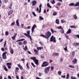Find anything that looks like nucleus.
<instances>
[{
    "label": "nucleus",
    "instance_id": "obj_37",
    "mask_svg": "<svg viewBox=\"0 0 79 79\" xmlns=\"http://www.w3.org/2000/svg\"><path fill=\"white\" fill-rule=\"evenodd\" d=\"M15 24V22H14L11 23L10 26H14Z\"/></svg>",
    "mask_w": 79,
    "mask_h": 79
},
{
    "label": "nucleus",
    "instance_id": "obj_36",
    "mask_svg": "<svg viewBox=\"0 0 79 79\" xmlns=\"http://www.w3.org/2000/svg\"><path fill=\"white\" fill-rule=\"evenodd\" d=\"M51 71H53V69H54V67L53 66H52L51 67Z\"/></svg>",
    "mask_w": 79,
    "mask_h": 79
},
{
    "label": "nucleus",
    "instance_id": "obj_56",
    "mask_svg": "<svg viewBox=\"0 0 79 79\" xmlns=\"http://www.w3.org/2000/svg\"><path fill=\"white\" fill-rule=\"evenodd\" d=\"M58 74H59V75H60L61 74V72H60V71L58 72Z\"/></svg>",
    "mask_w": 79,
    "mask_h": 79
},
{
    "label": "nucleus",
    "instance_id": "obj_15",
    "mask_svg": "<svg viewBox=\"0 0 79 79\" xmlns=\"http://www.w3.org/2000/svg\"><path fill=\"white\" fill-rule=\"evenodd\" d=\"M18 67H19V68L20 69H21V70H23V67H22V66H21L20 64H18Z\"/></svg>",
    "mask_w": 79,
    "mask_h": 79
},
{
    "label": "nucleus",
    "instance_id": "obj_10",
    "mask_svg": "<svg viewBox=\"0 0 79 79\" xmlns=\"http://www.w3.org/2000/svg\"><path fill=\"white\" fill-rule=\"evenodd\" d=\"M16 35H17V33H15V34L13 36L11 37L12 40H15V38L16 37Z\"/></svg>",
    "mask_w": 79,
    "mask_h": 79
},
{
    "label": "nucleus",
    "instance_id": "obj_11",
    "mask_svg": "<svg viewBox=\"0 0 79 79\" xmlns=\"http://www.w3.org/2000/svg\"><path fill=\"white\" fill-rule=\"evenodd\" d=\"M70 33H71V29H68V31L66 32V34H70Z\"/></svg>",
    "mask_w": 79,
    "mask_h": 79
},
{
    "label": "nucleus",
    "instance_id": "obj_53",
    "mask_svg": "<svg viewBox=\"0 0 79 79\" xmlns=\"http://www.w3.org/2000/svg\"><path fill=\"white\" fill-rule=\"evenodd\" d=\"M34 52H35L36 53H38V51H37V50H35V49L34 50Z\"/></svg>",
    "mask_w": 79,
    "mask_h": 79
},
{
    "label": "nucleus",
    "instance_id": "obj_3",
    "mask_svg": "<svg viewBox=\"0 0 79 79\" xmlns=\"http://www.w3.org/2000/svg\"><path fill=\"white\" fill-rule=\"evenodd\" d=\"M27 33H23V34L27 37H29V38H30V40H32V38H31V36L30 35V31H27Z\"/></svg>",
    "mask_w": 79,
    "mask_h": 79
},
{
    "label": "nucleus",
    "instance_id": "obj_39",
    "mask_svg": "<svg viewBox=\"0 0 79 79\" xmlns=\"http://www.w3.org/2000/svg\"><path fill=\"white\" fill-rule=\"evenodd\" d=\"M23 44L25 45H27V42H26V41H24L23 42Z\"/></svg>",
    "mask_w": 79,
    "mask_h": 79
},
{
    "label": "nucleus",
    "instance_id": "obj_49",
    "mask_svg": "<svg viewBox=\"0 0 79 79\" xmlns=\"http://www.w3.org/2000/svg\"><path fill=\"white\" fill-rule=\"evenodd\" d=\"M61 77H62V78H65V77H66V75H61Z\"/></svg>",
    "mask_w": 79,
    "mask_h": 79
},
{
    "label": "nucleus",
    "instance_id": "obj_46",
    "mask_svg": "<svg viewBox=\"0 0 79 79\" xmlns=\"http://www.w3.org/2000/svg\"><path fill=\"white\" fill-rule=\"evenodd\" d=\"M74 53H75V52L74 51H73L72 52V56L73 57H74Z\"/></svg>",
    "mask_w": 79,
    "mask_h": 79
},
{
    "label": "nucleus",
    "instance_id": "obj_32",
    "mask_svg": "<svg viewBox=\"0 0 79 79\" xmlns=\"http://www.w3.org/2000/svg\"><path fill=\"white\" fill-rule=\"evenodd\" d=\"M71 28H76V27L74 25L71 26H70Z\"/></svg>",
    "mask_w": 79,
    "mask_h": 79
},
{
    "label": "nucleus",
    "instance_id": "obj_62",
    "mask_svg": "<svg viewBox=\"0 0 79 79\" xmlns=\"http://www.w3.org/2000/svg\"><path fill=\"white\" fill-rule=\"evenodd\" d=\"M31 28V26H29L27 27V29H30Z\"/></svg>",
    "mask_w": 79,
    "mask_h": 79
},
{
    "label": "nucleus",
    "instance_id": "obj_55",
    "mask_svg": "<svg viewBox=\"0 0 79 79\" xmlns=\"http://www.w3.org/2000/svg\"><path fill=\"white\" fill-rule=\"evenodd\" d=\"M61 22L62 23H65V21L62 20H61Z\"/></svg>",
    "mask_w": 79,
    "mask_h": 79
},
{
    "label": "nucleus",
    "instance_id": "obj_57",
    "mask_svg": "<svg viewBox=\"0 0 79 79\" xmlns=\"http://www.w3.org/2000/svg\"><path fill=\"white\" fill-rule=\"evenodd\" d=\"M8 77V79H12V78H11V77L10 76H9Z\"/></svg>",
    "mask_w": 79,
    "mask_h": 79
},
{
    "label": "nucleus",
    "instance_id": "obj_22",
    "mask_svg": "<svg viewBox=\"0 0 79 79\" xmlns=\"http://www.w3.org/2000/svg\"><path fill=\"white\" fill-rule=\"evenodd\" d=\"M39 19H40V20L41 21L44 20V18L42 17L41 16H39Z\"/></svg>",
    "mask_w": 79,
    "mask_h": 79
},
{
    "label": "nucleus",
    "instance_id": "obj_25",
    "mask_svg": "<svg viewBox=\"0 0 79 79\" xmlns=\"http://www.w3.org/2000/svg\"><path fill=\"white\" fill-rule=\"evenodd\" d=\"M75 6H79V2H77L75 5Z\"/></svg>",
    "mask_w": 79,
    "mask_h": 79
},
{
    "label": "nucleus",
    "instance_id": "obj_43",
    "mask_svg": "<svg viewBox=\"0 0 79 79\" xmlns=\"http://www.w3.org/2000/svg\"><path fill=\"white\" fill-rule=\"evenodd\" d=\"M29 65V63H27L26 64V66L27 67V68H28V69L29 68V67L28 66Z\"/></svg>",
    "mask_w": 79,
    "mask_h": 79
},
{
    "label": "nucleus",
    "instance_id": "obj_14",
    "mask_svg": "<svg viewBox=\"0 0 79 79\" xmlns=\"http://www.w3.org/2000/svg\"><path fill=\"white\" fill-rule=\"evenodd\" d=\"M3 67V68L4 69V70L5 71H8V69L6 68V66L5 65H3L2 66Z\"/></svg>",
    "mask_w": 79,
    "mask_h": 79
},
{
    "label": "nucleus",
    "instance_id": "obj_35",
    "mask_svg": "<svg viewBox=\"0 0 79 79\" xmlns=\"http://www.w3.org/2000/svg\"><path fill=\"white\" fill-rule=\"evenodd\" d=\"M71 79H76L77 78H76V77L72 76L71 77Z\"/></svg>",
    "mask_w": 79,
    "mask_h": 79
},
{
    "label": "nucleus",
    "instance_id": "obj_20",
    "mask_svg": "<svg viewBox=\"0 0 79 79\" xmlns=\"http://www.w3.org/2000/svg\"><path fill=\"white\" fill-rule=\"evenodd\" d=\"M69 73H68L67 75H66V79H69Z\"/></svg>",
    "mask_w": 79,
    "mask_h": 79
},
{
    "label": "nucleus",
    "instance_id": "obj_17",
    "mask_svg": "<svg viewBox=\"0 0 79 79\" xmlns=\"http://www.w3.org/2000/svg\"><path fill=\"white\" fill-rule=\"evenodd\" d=\"M60 32L61 34H64V30L63 28L60 30Z\"/></svg>",
    "mask_w": 79,
    "mask_h": 79
},
{
    "label": "nucleus",
    "instance_id": "obj_47",
    "mask_svg": "<svg viewBox=\"0 0 79 79\" xmlns=\"http://www.w3.org/2000/svg\"><path fill=\"white\" fill-rule=\"evenodd\" d=\"M3 2H4V3H7V2H8V0H3Z\"/></svg>",
    "mask_w": 79,
    "mask_h": 79
},
{
    "label": "nucleus",
    "instance_id": "obj_1",
    "mask_svg": "<svg viewBox=\"0 0 79 79\" xmlns=\"http://www.w3.org/2000/svg\"><path fill=\"white\" fill-rule=\"evenodd\" d=\"M51 34H52V33L48 31L45 34V35H40V36H41V37H43L44 38H45L46 39H47L48 40L49 37L51 36Z\"/></svg>",
    "mask_w": 79,
    "mask_h": 79
},
{
    "label": "nucleus",
    "instance_id": "obj_54",
    "mask_svg": "<svg viewBox=\"0 0 79 79\" xmlns=\"http://www.w3.org/2000/svg\"><path fill=\"white\" fill-rule=\"evenodd\" d=\"M64 50L65 51H66L67 50V46L65 47V48H64Z\"/></svg>",
    "mask_w": 79,
    "mask_h": 79
},
{
    "label": "nucleus",
    "instance_id": "obj_27",
    "mask_svg": "<svg viewBox=\"0 0 79 79\" xmlns=\"http://www.w3.org/2000/svg\"><path fill=\"white\" fill-rule=\"evenodd\" d=\"M73 45H74V46H76V47H77V46H78V43H74L73 44Z\"/></svg>",
    "mask_w": 79,
    "mask_h": 79
},
{
    "label": "nucleus",
    "instance_id": "obj_7",
    "mask_svg": "<svg viewBox=\"0 0 79 79\" xmlns=\"http://www.w3.org/2000/svg\"><path fill=\"white\" fill-rule=\"evenodd\" d=\"M50 66H48V67H46L45 69V72L46 74L48 73V72L49 71V69H50Z\"/></svg>",
    "mask_w": 79,
    "mask_h": 79
},
{
    "label": "nucleus",
    "instance_id": "obj_12",
    "mask_svg": "<svg viewBox=\"0 0 79 79\" xmlns=\"http://www.w3.org/2000/svg\"><path fill=\"white\" fill-rule=\"evenodd\" d=\"M36 3H37V1H33L32 2V5L33 6H35Z\"/></svg>",
    "mask_w": 79,
    "mask_h": 79
},
{
    "label": "nucleus",
    "instance_id": "obj_60",
    "mask_svg": "<svg viewBox=\"0 0 79 79\" xmlns=\"http://www.w3.org/2000/svg\"><path fill=\"white\" fill-rule=\"evenodd\" d=\"M16 78L17 79H19V76L18 75L16 76Z\"/></svg>",
    "mask_w": 79,
    "mask_h": 79
},
{
    "label": "nucleus",
    "instance_id": "obj_44",
    "mask_svg": "<svg viewBox=\"0 0 79 79\" xmlns=\"http://www.w3.org/2000/svg\"><path fill=\"white\" fill-rule=\"evenodd\" d=\"M31 65H32V66H33L34 67V68H35V65H34V63H33L31 62Z\"/></svg>",
    "mask_w": 79,
    "mask_h": 79
},
{
    "label": "nucleus",
    "instance_id": "obj_59",
    "mask_svg": "<svg viewBox=\"0 0 79 79\" xmlns=\"http://www.w3.org/2000/svg\"><path fill=\"white\" fill-rule=\"evenodd\" d=\"M7 67H8V69H10V68H11L10 65L7 66Z\"/></svg>",
    "mask_w": 79,
    "mask_h": 79
},
{
    "label": "nucleus",
    "instance_id": "obj_63",
    "mask_svg": "<svg viewBox=\"0 0 79 79\" xmlns=\"http://www.w3.org/2000/svg\"><path fill=\"white\" fill-rule=\"evenodd\" d=\"M52 55L53 56H56V53H53L52 54Z\"/></svg>",
    "mask_w": 79,
    "mask_h": 79
},
{
    "label": "nucleus",
    "instance_id": "obj_26",
    "mask_svg": "<svg viewBox=\"0 0 79 79\" xmlns=\"http://www.w3.org/2000/svg\"><path fill=\"white\" fill-rule=\"evenodd\" d=\"M69 5V6H73V5H74V3H71Z\"/></svg>",
    "mask_w": 79,
    "mask_h": 79
},
{
    "label": "nucleus",
    "instance_id": "obj_29",
    "mask_svg": "<svg viewBox=\"0 0 79 79\" xmlns=\"http://www.w3.org/2000/svg\"><path fill=\"white\" fill-rule=\"evenodd\" d=\"M18 44L19 45H23V43H22L21 41H19L18 43Z\"/></svg>",
    "mask_w": 79,
    "mask_h": 79
},
{
    "label": "nucleus",
    "instance_id": "obj_16",
    "mask_svg": "<svg viewBox=\"0 0 79 79\" xmlns=\"http://www.w3.org/2000/svg\"><path fill=\"white\" fill-rule=\"evenodd\" d=\"M23 49L25 51H27V50H28V49H27V46H26L25 47L23 48Z\"/></svg>",
    "mask_w": 79,
    "mask_h": 79
},
{
    "label": "nucleus",
    "instance_id": "obj_45",
    "mask_svg": "<svg viewBox=\"0 0 79 79\" xmlns=\"http://www.w3.org/2000/svg\"><path fill=\"white\" fill-rule=\"evenodd\" d=\"M65 37L67 39H69V37L68 36V35H65Z\"/></svg>",
    "mask_w": 79,
    "mask_h": 79
},
{
    "label": "nucleus",
    "instance_id": "obj_51",
    "mask_svg": "<svg viewBox=\"0 0 79 79\" xmlns=\"http://www.w3.org/2000/svg\"><path fill=\"white\" fill-rule=\"evenodd\" d=\"M61 4V3H58L57 4H56V5H58L59 6H60Z\"/></svg>",
    "mask_w": 79,
    "mask_h": 79
},
{
    "label": "nucleus",
    "instance_id": "obj_2",
    "mask_svg": "<svg viewBox=\"0 0 79 79\" xmlns=\"http://www.w3.org/2000/svg\"><path fill=\"white\" fill-rule=\"evenodd\" d=\"M36 58H37L35 57H32L30 58V59L32 60L36 64H39V61L38 60L36 59Z\"/></svg>",
    "mask_w": 79,
    "mask_h": 79
},
{
    "label": "nucleus",
    "instance_id": "obj_40",
    "mask_svg": "<svg viewBox=\"0 0 79 79\" xmlns=\"http://www.w3.org/2000/svg\"><path fill=\"white\" fill-rule=\"evenodd\" d=\"M57 29H62V27L61 26H60V27H57Z\"/></svg>",
    "mask_w": 79,
    "mask_h": 79
},
{
    "label": "nucleus",
    "instance_id": "obj_19",
    "mask_svg": "<svg viewBox=\"0 0 79 79\" xmlns=\"http://www.w3.org/2000/svg\"><path fill=\"white\" fill-rule=\"evenodd\" d=\"M16 24L17 26H19V21L18 20H17L16 21Z\"/></svg>",
    "mask_w": 79,
    "mask_h": 79
},
{
    "label": "nucleus",
    "instance_id": "obj_24",
    "mask_svg": "<svg viewBox=\"0 0 79 79\" xmlns=\"http://www.w3.org/2000/svg\"><path fill=\"white\" fill-rule=\"evenodd\" d=\"M25 39H22L21 40H19L16 41V42H19V41H23V40H24Z\"/></svg>",
    "mask_w": 79,
    "mask_h": 79
},
{
    "label": "nucleus",
    "instance_id": "obj_50",
    "mask_svg": "<svg viewBox=\"0 0 79 79\" xmlns=\"http://www.w3.org/2000/svg\"><path fill=\"white\" fill-rule=\"evenodd\" d=\"M55 3V0H53L52 1V2L51 3L52 4H54V3Z\"/></svg>",
    "mask_w": 79,
    "mask_h": 79
},
{
    "label": "nucleus",
    "instance_id": "obj_58",
    "mask_svg": "<svg viewBox=\"0 0 79 79\" xmlns=\"http://www.w3.org/2000/svg\"><path fill=\"white\" fill-rule=\"evenodd\" d=\"M53 61V60H49V63H51Z\"/></svg>",
    "mask_w": 79,
    "mask_h": 79
},
{
    "label": "nucleus",
    "instance_id": "obj_9",
    "mask_svg": "<svg viewBox=\"0 0 79 79\" xmlns=\"http://www.w3.org/2000/svg\"><path fill=\"white\" fill-rule=\"evenodd\" d=\"M35 27H37V26H36V25L34 24L31 28V32L32 33L34 32V29Z\"/></svg>",
    "mask_w": 79,
    "mask_h": 79
},
{
    "label": "nucleus",
    "instance_id": "obj_42",
    "mask_svg": "<svg viewBox=\"0 0 79 79\" xmlns=\"http://www.w3.org/2000/svg\"><path fill=\"white\" fill-rule=\"evenodd\" d=\"M41 58H44V55H41Z\"/></svg>",
    "mask_w": 79,
    "mask_h": 79
},
{
    "label": "nucleus",
    "instance_id": "obj_30",
    "mask_svg": "<svg viewBox=\"0 0 79 79\" xmlns=\"http://www.w3.org/2000/svg\"><path fill=\"white\" fill-rule=\"evenodd\" d=\"M56 15H57V12H54V13L52 15L53 16H56Z\"/></svg>",
    "mask_w": 79,
    "mask_h": 79
},
{
    "label": "nucleus",
    "instance_id": "obj_33",
    "mask_svg": "<svg viewBox=\"0 0 79 79\" xmlns=\"http://www.w3.org/2000/svg\"><path fill=\"white\" fill-rule=\"evenodd\" d=\"M6 65H7V66H11V63H6Z\"/></svg>",
    "mask_w": 79,
    "mask_h": 79
},
{
    "label": "nucleus",
    "instance_id": "obj_64",
    "mask_svg": "<svg viewBox=\"0 0 79 79\" xmlns=\"http://www.w3.org/2000/svg\"><path fill=\"white\" fill-rule=\"evenodd\" d=\"M3 40V39H1L0 40V42H2Z\"/></svg>",
    "mask_w": 79,
    "mask_h": 79
},
{
    "label": "nucleus",
    "instance_id": "obj_31",
    "mask_svg": "<svg viewBox=\"0 0 79 79\" xmlns=\"http://www.w3.org/2000/svg\"><path fill=\"white\" fill-rule=\"evenodd\" d=\"M10 53L11 54H13V53H14V51H13V50L12 49H11V50Z\"/></svg>",
    "mask_w": 79,
    "mask_h": 79
},
{
    "label": "nucleus",
    "instance_id": "obj_48",
    "mask_svg": "<svg viewBox=\"0 0 79 79\" xmlns=\"http://www.w3.org/2000/svg\"><path fill=\"white\" fill-rule=\"evenodd\" d=\"M51 31L52 33H54V31H53V29L51 28Z\"/></svg>",
    "mask_w": 79,
    "mask_h": 79
},
{
    "label": "nucleus",
    "instance_id": "obj_18",
    "mask_svg": "<svg viewBox=\"0 0 79 79\" xmlns=\"http://www.w3.org/2000/svg\"><path fill=\"white\" fill-rule=\"evenodd\" d=\"M56 23L57 24H59V21L58 19H56Z\"/></svg>",
    "mask_w": 79,
    "mask_h": 79
},
{
    "label": "nucleus",
    "instance_id": "obj_23",
    "mask_svg": "<svg viewBox=\"0 0 79 79\" xmlns=\"http://www.w3.org/2000/svg\"><path fill=\"white\" fill-rule=\"evenodd\" d=\"M44 48L43 47H38L37 48V49L38 50H42Z\"/></svg>",
    "mask_w": 79,
    "mask_h": 79
},
{
    "label": "nucleus",
    "instance_id": "obj_6",
    "mask_svg": "<svg viewBox=\"0 0 79 79\" xmlns=\"http://www.w3.org/2000/svg\"><path fill=\"white\" fill-rule=\"evenodd\" d=\"M7 53L8 52H5L3 53L2 56L3 59L5 60V59L6 58V55Z\"/></svg>",
    "mask_w": 79,
    "mask_h": 79
},
{
    "label": "nucleus",
    "instance_id": "obj_21",
    "mask_svg": "<svg viewBox=\"0 0 79 79\" xmlns=\"http://www.w3.org/2000/svg\"><path fill=\"white\" fill-rule=\"evenodd\" d=\"M47 6L49 8H52V6L50 5V4H49V3L48 2V3L47 4Z\"/></svg>",
    "mask_w": 79,
    "mask_h": 79
},
{
    "label": "nucleus",
    "instance_id": "obj_52",
    "mask_svg": "<svg viewBox=\"0 0 79 79\" xmlns=\"http://www.w3.org/2000/svg\"><path fill=\"white\" fill-rule=\"evenodd\" d=\"M1 50L2 51V52H4L5 51V49L4 48H1Z\"/></svg>",
    "mask_w": 79,
    "mask_h": 79
},
{
    "label": "nucleus",
    "instance_id": "obj_4",
    "mask_svg": "<svg viewBox=\"0 0 79 79\" xmlns=\"http://www.w3.org/2000/svg\"><path fill=\"white\" fill-rule=\"evenodd\" d=\"M50 41L53 42H56V38H55V37L53 35H52L50 38Z\"/></svg>",
    "mask_w": 79,
    "mask_h": 79
},
{
    "label": "nucleus",
    "instance_id": "obj_38",
    "mask_svg": "<svg viewBox=\"0 0 79 79\" xmlns=\"http://www.w3.org/2000/svg\"><path fill=\"white\" fill-rule=\"evenodd\" d=\"M8 34H9V33H8V31H6L5 32L6 35V36H7V35H8Z\"/></svg>",
    "mask_w": 79,
    "mask_h": 79
},
{
    "label": "nucleus",
    "instance_id": "obj_13",
    "mask_svg": "<svg viewBox=\"0 0 79 79\" xmlns=\"http://www.w3.org/2000/svg\"><path fill=\"white\" fill-rule=\"evenodd\" d=\"M77 61V59L76 58H74L72 60V62L73 63V64H75L76 63V62Z\"/></svg>",
    "mask_w": 79,
    "mask_h": 79
},
{
    "label": "nucleus",
    "instance_id": "obj_8",
    "mask_svg": "<svg viewBox=\"0 0 79 79\" xmlns=\"http://www.w3.org/2000/svg\"><path fill=\"white\" fill-rule=\"evenodd\" d=\"M9 8L10 9V10H9L8 14V15L9 16H10V15H11L12 13H13V10L11 8V7H10V6L9 7Z\"/></svg>",
    "mask_w": 79,
    "mask_h": 79
},
{
    "label": "nucleus",
    "instance_id": "obj_61",
    "mask_svg": "<svg viewBox=\"0 0 79 79\" xmlns=\"http://www.w3.org/2000/svg\"><path fill=\"white\" fill-rule=\"evenodd\" d=\"M76 37H77H77L78 39H79V35H76V36H75Z\"/></svg>",
    "mask_w": 79,
    "mask_h": 79
},
{
    "label": "nucleus",
    "instance_id": "obj_28",
    "mask_svg": "<svg viewBox=\"0 0 79 79\" xmlns=\"http://www.w3.org/2000/svg\"><path fill=\"white\" fill-rule=\"evenodd\" d=\"M73 18H74L75 19H77V16L76 15H73Z\"/></svg>",
    "mask_w": 79,
    "mask_h": 79
},
{
    "label": "nucleus",
    "instance_id": "obj_41",
    "mask_svg": "<svg viewBox=\"0 0 79 79\" xmlns=\"http://www.w3.org/2000/svg\"><path fill=\"white\" fill-rule=\"evenodd\" d=\"M32 15H34L35 17L36 16V15H35V12H33L32 13Z\"/></svg>",
    "mask_w": 79,
    "mask_h": 79
},
{
    "label": "nucleus",
    "instance_id": "obj_34",
    "mask_svg": "<svg viewBox=\"0 0 79 79\" xmlns=\"http://www.w3.org/2000/svg\"><path fill=\"white\" fill-rule=\"evenodd\" d=\"M69 67L71 68H75L74 66H73V65H69Z\"/></svg>",
    "mask_w": 79,
    "mask_h": 79
},
{
    "label": "nucleus",
    "instance_id": "obj_5",
    "mask_svg": "<svg viewBox=\"0 0 79 79\" xmlns=\"http://www.w3.org/2000/svg\"><path fill=\"white\" fill-rule=\"evenodd\" d=\"M49 64L47 62H44L43 63V64L42 65V67H45V66H47Z\"/></svg>",
    "mask_w": 79,
    "mask_h": 79
}]
</instances>
